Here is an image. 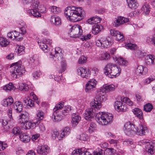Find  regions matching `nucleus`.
<instances>
[{
  "mask_svg": "<svg viewBox=\"0 0 155 155\" xmlns=\"http://www.w3.org/2000/svg\"><path fill=\"white\" fill-rule=\"evenodd\" d=\"M153 109L152 105L149 103L147 104L144 106V110L146 112H150Z\"/></svg>",
  "mask_w": 155,
  "mask_h": 155,
  "instance_id": "49530a36",
  "label": "nucleus"
},
{
  "mask_svg": "<svg viewBox=\"0 0 155 155\" xmlns=\"http://www.w3.org/2000/svg\"><path fill=\"white\" fill-rule=\"evenodd\" d=\"M146 54V53L143 51L138 49L135 52V57L138 58H142Z\"/></svg>",
  "mask_w": 155,
  "mask_h": 155,
  "instance_id": "e433bc0d",
  "label": "nucleus"
},
{
  "mask_svg": "<svg viewBox=\"0 0 155 155\" xmlns=\"http://www.w3.org/2000/svg\"><path fill=\"white\" fill-rule=\"evenodd\" d=\"M62 50L59 47H56L50 52V57L55 61H61L63 57Z\"/></svg>",
  "mask_w": 155,
  "mask_h": 155,
  "instance_id": "9b49d317",
  "label": "nucleus"
},
{
  "mask_svg": "<svg viewBox=\"0 0 155 155\" xmlns=\"http://www.w3.org/2000/svg\"><path fill=\"white\" fill-rule=\"evenodd\" d=\"M145 61L147 65H155V56L151 54L147 55L145 58Z\"/></svg>",
  "mask_w": 155,
  "mask_h": 155,
  "instance_id": "a211bd4d",
  "label": "nucleus"
},
{
  "mask_svg": "<svg viewBox=\"0 0 155 155\" xmlns=\"http://www.w3.org/2000/svg\"><path fill=\"white\" fill-rule=\"evenodd\" d=\"M38 2L37 0H35L31 4V7L29 8L27 11V14L30 16L38 18L41 16V15L36 9L38 7Z\"/></svg>",
  "mask_w": 155,
  "mask_h": 155,
  "instance_id": "0eeeda50",
  "label": "nucleus"
},
{
  "mask_svg": "<svg viewBox=\"0 0 155 155\" xmlns=\"http://www.w3.org/2000/svg\"><path fill=\"white\" fill-rule=\"evenodd\" d=\"M121 71V69L119 67L110 63L107 64L104 69V73L110 78L119 76Z\"/></svg>",
  "mask_w": 155,
  "mask_h": 155,
  "instance_id": "39448f33",
  "label": "nucleus"
},
{
  "mask_svg": "<svg viewBox=\"0 0 155 155\" xmlns=\"http://www.w3.org/2000/svg\"><path fill=\"white\" fill-rule=\"evenodd\" d=\"M70 34L71 37L74 38H79L83 33L81 27L79 25H73L71 28Z\"/></svg>",
  "mask_w": 155,
  "mask_h": 155,
  "instance_id": "6e6552de",
  "label": "nucleus"
},
{
  "mask_svg": "<svg viewBox=\"0 0 155 155\" xmlns=\"http://www.w3.org/2000/svg\"><path fill=\"white\" fill-rule=\"evenodd\" d=\"M12 133L15 136H19L20 137L22 134V132L20 127H17L13 129Z\"/></svg>",
  "mask_w": 155,
  "mask_h": 155,
  "instance_id": "72a5a7b5",
  "label": "nucleus"
},
{
  "mask_svg": "<svg viewBox=\"0 0 155 155\" xmlns=\"http://www.w3.org/2000/svg\"><path fill=\"white\" fill-rule=\"evenodd\" d=\"M154 78H153L152 77H149L148 78L145 80L144 81V83L145 84H149L150 83L151 81L154 80Z\"/></svg>",
  "mask_w": 155,
  "mask_h": 155,
  "instance_id": "338daca9",
  "label": "nucleus"
},
{
  "mask_svg": "<svg viewBox=\"0 0 155 155\" xmlns=\"http://www.w3.org/2000/svg\"><path fill=\"white\" fill-rule=\"evenodd\" d=\"M110 32L111 35L116 37L117 41L122 42L124 40L125 38L123 34L119 31L111 29L110 30Z\"/></svg>",
  "mask_w": 155,
  "mask_h": 155,
  "instance_id": "2eb2a0df",
  "label": "nucleus"
},
{
  "mask_svg": "<svg viewBox=\"0 0 155 155\" xmlns=\"http://www.w3.org/2000/svg\"><path fill=\"white\" fill-rule=\"evenodd\" d=\"M50 21L55 25H58L61 24V19L58 16L54 15L51 16Z\"/></svg>",
  "mask_w": 155,
  "mask_h": 155,
  "instance_id": "aec40b11",
  "label": "nucleus"
},
{
  "mask_svg": "<svg viewBox=\"0 0 155 155\" xmlns=\"http://www.w3.org/2000/svg\"><path fill=\"white\" fill-rule=\"evenodd\" d=\"M21 127L25 129H29L34 126V124L29 120L25 122H21Z\"/></svg>",
  "mask_w": 155,
  "mask_h": 155,
  "instance_id": "412c9836",
  "label": "nucleus"
},
{
  "mask_svg": "<svg viewBox=\"0 0 155 155\" xmlns=\"http://www.w3.org/2000/svg\"><path fill=\"white\" fill-rule=\"evenodd\" d=\"M0 122L2 123V125L3 126H6V125L8 123V120L7 119V117H4L2 119H1Z\"/></svg>",
  "mask_w": 155,
  "mask_h": 155,
  "instance_id": "680f3d73",
  "label": "nucleus"
},
{
  "mask_svg": "<svg viewBox=\"0 0 155 155\" xmlns=\"http://www.w3.org/2000/svg\"><path fill=\"white\" fill-rule=\"evenodd\" d=\"M101 20V18L98 16L93 17L90 18L88 19L87 21L91 25H93L97 24L100 22Z\"/></svg>",
  "mask_w": 155,
  "mask_h": 155,
  "instance_id": "b1692460",
  "label": "nucleus"
},
{
  "mask_svg": "<svg viewBox=\"0 0 155 155\" xmlns=\"http://www.w3.org/2000/svg\"><path fill=\"white\" fill-rule=\"evenodd\" d=\"M11 68L10 75L13 79L20 78L25 73V69L22 66L21 62L18 61L12 64Z\"/></svg>",
  "mask_w": 155,
  "mask_h": 155,
  "instance_id": "7ed1b4c3",
  "label": "nucleus"
},
{
  "mask_svg": "<svg viewBox=\"0 0 155 155\" xmlns=\"http://www.w3.org/2000/svg\"><path fill=\"white\" fill-rule=\"evenodd\" d=\"M150 8L147 4H144L141 8V12L145 15L148 14L150 11Z\"/></svg>",
  "mask_w": 155,
  "mask_h": 155,
  "instance_id": "f704fd0d",
  "label": "nucleus"
},
{
  "mask_svg": "<svg viewBox=\"0 0 155 155\" xmlns=\"http://www.w3.org/2000/svg\"><path fill=\"white\" fill-rule=\"evenodd\" d=\"M107 99L106 96L104 95L99 96H97L93 101L91 102V105L93 107H96L99 109L101 107V102L105 101Z\"/></svg>",
  "mask_w": 155,
  "mask_h": 155,
  "instance_id": "4468645a",
  "label": "nucleus"
},
{
  "mask_svg": "<svg viewBox=\"0 0 155 155\" xmlns=\"http://www.w3.org/2000/svg\"><path fill=\"white\" fill-rule=\"evenodd\" d=\"M91 107L88 108L85 111L83 114V116L84 119L87 120H89L95 115L96 111L99 110L96 107H93L91 105V103L90 104Z\"/></svg>",
  "mask_w": 155,
  "mask_h": 155,
  "instance_id": "1a4fd4ad",
  "label": "nucleus"
},
{
  "mask_svg": "<svg viewBox=\"0 0 155 155\" xmlns=\"http://www.w3.org/2000/svg\"><path fill=\"white\" fill-rule=\"evenodd\" d=\"M88 150V149L84 148H81L79 155H92L89 151H87Z\"/></svg>",
  "mask_w": 155,
  "mask_h": 155,
  "instance_id": "3c124183",
  "label": "nucleus"
},
{
  "mask_svg": "<svg viewBox=\"0 0 155 155\" xmlns=\"http://www.w3.org/2000/svg\"><path fill=\"white\" fill-rule=\"evenodd\" d=\"M61 132L65 137L66 136L70 133V129L68 127H64L61 130Z\"/></svg>",
  "mask_w": 155,
  "mask_h": 155,
  "instance_id": "864d4df0",
  "label": "nucleus"
},
{
  "mask_svg": "<svg viewBox=\"0 0 155 155\" xmlns=\"http://www.w3.org/2000/svg\"><path fill=\"white\" fill-rule=\"evenodd\" d=\"M135 74L138 76L144 75L146 73L144 71V68L143 66L141 65L138 66L135 68Z\"/></svg>",
  "mask_w": 155,
  "mask_h": 155,
  "instance_id": "bb28decb",
  "label": "nucleus"
},
{
  "mask_svg": "<svg viewBox=\"0 0 155 155\" xmlns=\"http://www.w3.org/2000/svg\"><path fill=\"white\" fill-rule=\"evenodd\" d=\"M9 41L5 38L0 37V45L2 47H6L8 45Z\"/></svg>",
  "mask_w": 155,
  "mask_h": 155,
  "instance_id": "58836bf2",
  "label": "nucleus"
},
{
  "mask_svg": "<svg viewBox=\"0 0 155 155\" xmlns=\"http://www.w3.org/2000/svg\"><path fill=\"white\" fill-rule=\"evenodd\" d=\"M109 54L106 52H103L99 57V60H108L110 58Z\"/></svg>",
  "mask_w": 155,
  "mask_h": 155,
  "instance_id": "79ce46f5",
  "label": "nucleus"
},
{
  "mask_svg": "<svg viewBox=\"0 0 155 155\" xmlns=\"http://www.w3.org/2000/svg\"><path fill=\"white\" fill-rule=\"evenodd\" d=\"M103 26L99 25H95L93 27L92 32L95 35H97L100 32Z\"/></svg>",
  "mask_w": 155,
  "mask_h": 155,
  "instance_id": "cd10ccee",
  "label": "nucleus"
},
{
  "mask_svg": "<svg viewBox=\"0 0 155 155\" xmlns=\"http://www.w3.org/2000/svg\"><path fill=\"white\" fill-rule=\"evenodd\" d=\"M72 123L74 126L77 125L81 120V117L78 114L74 113L72 115Z\"/></svg>",
  "mask_w": 155,
  "mask_h": 155,
  "instance_id": "a878e982",
  "label": "nucleus"
},
{
  "mask_svg": "<svg viewBox=\"0 0 155 155\" xmlns=\"http://www.w3.org/2000/svg\"><path fill=\"white\" fill-rule=\"evenodd\" d=\"M13 35H14L13 38L14 40L15 39L17 41H21L22 39V34L15 31Z\"/></svg>",
  "mask_w": 155,
  "mask_h": 155,
  "instance_id": "37998d69",
  "label": "nucleus"
},
{
  "mask_svg": "<svg viewBox=\"0 0 155 155\" xmlns=\"http://www.w3.org/2000/svg\"><path fill=\"white\" fill-rule=\"evenodd\" d=\"M44 117V113L43 112L40 110L38 111L36 117V119L38 120V121L36 122L37 124H38L40 123V121L43 120Z\"/></svg>",
  "mask_w": 155,
  "mask_h": 155,
  "instance_id": "4c0bfd02",
  "label": "nucleus"
},
{
  "mask_svg": "<svg viewBox=\"0 0 155 155\" xmlns=\"http://www.w3.org/2000/svg\"><path fill=\"white\" fill-rule=\"evenodd\" d=\"M123 144L124 145H129L134 144L133 141L131 139H128L123 142Z\"/></svg>",
  "mask_w": 155,
  "mask_h": 155,
  "instance_id": "052dcab7",
  "label": "nucleus"
},
{
  "mask_svg": "<svg viewBox=\"0 0 155 155\" xmlns=\"http://www.w3.org/2000/svg\"><path fill=\"white\" fill-rule=\"evenodd\" d=\"M127 48L131 50H134L137 48V46L135 44L129 43L125 44Z\"/></svg>",
  "mask_w": 155,
  "mask_h": 155,
  "instance_id": "8fccbe9b",
  "label": "nucleus"
},
{
  "mask_svg": "<svg viewBox=\"0 0 155 155\" xmlns=\"http://www.w3.org/2000/svg\"><path fill=\"white\" fill-rule=\"evenodd\" d=\"M71 110L70 106L64 107L62 103H60L56 105L53 109L54 113L52 118L55 122L61 120L63 117V115L67 114Z\"/></svg>",
  "mask_w": 155,
  "mask_h": 155,
  "instance_id": "f03ea898",
  "label": "nucleus"
},
{
  "mask_svg": "<svg viewBox=\"0 0 155 155\" xmlns=\"http://www.w3.org/2000/svg\"><path fill=\"white\" fill-rule=\"evenodd\" d=\"M127 2L129 7L132 9H137L139 5L137 0H127Z\"/></svg>",
  "mask_w": 155,
  "mask_h": 155,
  "instance_id": "5701e85b",
  "label": "nucleus"
},
{
  "mask_svg": "<svg viewBox=\"0 0 155 155\" xmlns=\"http://www.w3.org/2000/svg\"><path fill=\"white\" fill-rule=\"evenodd\" d=\"M124 132L126 135L132 136L134 135L136 133V128L135 125L130 122H127L124 125Z\"/></svg>",
  "mask_w": 155,
  "mask_h": 155,
  "instance_id": "9d476101",
  "label": "nucleus"
},
{
  "mask_svg": "<svg viewBox=\"0 0 155 155\" xmlns=\"http://www.w3.org/2000/svg\"><path fill=\"white\" fill-rule=\"evenodd\" d=\"M113 39L110 37H103L96 41V45L102 48H110L113 43Z\"/></svg>",
  "mask_w": 155,
  "mask_h": 155,
  "instance_id": "423d86ee",
  "label": "nucleus"
},
{
  "mask_svg": "<svg viewBox=\"0 0 155 155\" xmlns=\"http://www.w3.org/2000/svg\"><path fill=\"white\" fill-rule=\"evenodd\" d=\"M64 13L68 20L73 22H76L83 18L84 12L81 7H69L65 9Z\"/></svg>",
  "mask_w": 155,
  "mask_h": 155,
  "instance_id": "f257e3e1",
  "label": "nucleus"
},
{
  "mask_svg": "<svg viewBox=\"0 0 155 155\" xmlns=\"http://www.w3.org/2000/svg\"><path fill=\"white\" fill-rule=\"evenodd\" d=\"M115 150L112 148H107L104 150V153L107 155H110L115 153Z\"/></svg>",
  "mask_w": 155,
  "mask_h": 155,
  "instance_id": "603ef678",
  "label": "nucleus"
},
{
  "mask_svg": "<svg viewBox=\"0 0 155 155\" xmlns=\"http://www.w3.org/2000/svg\"><path fill=\"white\" fill-rule=\"evenodd\" d=\"M122 22L119 18V17H118L114 21L113 23V25L115 27H118L121 25Z\"/></svg>",
  "mask_w": 155,
  "mask_h": 155,
  "instance_id": "6e6d98bb",
  "label": "nucleus"
},
{
  "mask_svg": "<svg viewBox=\"0 0 155 155\" xmlns=\"http://www.w3.org/2000/svg\"><path fill=\"white\" fill-rule=\"evenodd\" d=\"M41 74V73L40 71H36L32 74V75L34 78L37 79L40 77Z\"/></svg>",
  "mask_w": 155,
  "mask_h": 155,
  "instance_id": "774afa93",
  "label": "nucleus"
},
{
  "mask_svg": "<svg viewBox=\"0 0 155 155\" xmlns=\"http://www.w3.org/2000/svg\"><path fill=\"white\" fill-rule=\"evenodd\" d=\"M66 64L65 62H63L61 65V68L59 71L60 73H62L64 72L66 69Z\"/></svg>",
  "mask_w": 155,
  "mask_h": 155,
  "instance_id": "0e129e2a",
  "label": "nucleus"
},
{
  "mask_svg": "<svg viewBox=\"0 0 155 155\" xmlns=\"http://www.w3.org/2000/svg\"><path fill=\"white\" fill-rule=\"evenodd\" d=\"M117 63L121 66H127L128 64L127 61L123 58H118L117 59Z\"/></svg>",
  "mask_w": 155,
  "mask_h": 155,
  "instance_id": "a19ab883",
  "label": "nucleus"
},
{
  "mask_svg": "<svg viewBox=\"0 0 155 155\" xmlns=\"http://www.w3.org/2000/svg\"><path fill=\"white\" fill-rule=\"evenodd\" d=\"M104 89L105 92L113 91L115 88V86L112 84L104 86Z\"/></svg>",
  "mask_w": 155,
  "mask_h": 155,
  "instance_id": "ea45409f",
  "label": "nucleus"
},
{
  "mask_svg": "<svg viewBox=\"0 0 155 155\" xmlns=\"http://www.w3.org/2000/svg\"><path fill=\"white\" fill-rule=\"evenodd\" d=\"M97 129L96 125L94 123H91L90 124L88 131L90 133H92L96 130Z\"/></svg>",
  "mask_w": 155,
  "mask_h": 155,
  "instance_id": "de8ad7c7",
  "label": "nucleus"
},
{
  "mask_svg": "<svg viewBox=\"0 0 155 155\" xmlns=\"http://www.w3.org/2000/svg\"><path fill=\"white\" fill-rule=\"evenodd\" d=\"M146 150L149 154H153L155 152V146H147Z\"/></svg>",
  "mask_w": 155,
  "mask_h": 155,
  "instance_id": "a18cd8bd",
  "label": "nucleus"
},
{
  "mask_svg": "<svg viewBox=\"0 0 155 155\" xmlns=\"http://www.w3.org/2000/svg\"><path fill=\"white\" fill-rule=\"evenodd\" d=\"M30 96L33 99L36 101V102L38 105L39 104L40 102V100L38 99V98L36 96V95L34 93V92H32L30 93Z\"/></svg>",
  "mask_w": 155,
  "mask_h": 155,
  "instance_id": "13d9d810",
  "label": "nucleus"
},
{
  "mask_svg": "<svg viewBox=\"0 0 155 155\" xmlns=\"http://www.w3.org/2000/svg\"><path fill=\"white\" fill-rule=\"evenodd\" d=\"M16 87L14 86L13 84L10 82L8 84H6L5 86L3 88V90L6 91H9L12 90H14Z\"/></svg>",
  "mask_w": 155,
  "mask_h": 155,
  "instance_id": "473e14b6",
  "label": "nucleus"
},
{
  "mask_svg": "<svg viewBox=\"0 0 155 155\" xmlns=\"http://www.w3.org/2000/svg\"><path fill=\"white\" fill-rule=\"evenodd\" d=\"M78 138L81 142H83L87 140V139L88 138V136L86 134H82L78 136Z\"/></svg>",
  "mask_w": 155,
  "mask_h": 155,
  "instance_id": "09e8293b",
  "label": "nucleus"
},
{
  "mask_svg": "<svg viewBox=\"0 0 155 155\" xmlns=\"http://www.w3.org/2000/svg\"><path fill=\"white\" fill-rule=\"evenodd\" d=\"M18 54L19 55H21L24 53V50L25 47L23 46L20 45L18 46V48H17Z\"/></svg>",
  "mask_w": 155,
  "mask_h": 155,
  "instance_id": "5fc2aeb1",
  "label": "nucleus"
},
{
  "mask_svg": "<svg viewBox=\"0 0 155 155\" xmlns=\"http://www.w3.org/2000/svg\"><path fill=\"white\" fill-rule=\"evenodd\" d=\"M19 119L21 120V122H25L28 120V114L26 112H24L19 115Z\"/></svg>",
  "mask_w": 155,
  "mask_h": 155,
  "instance_id": "c9c22d12",
  "label": "nucleus"
},
{
  "mask_svg": "<svg viewBox=\"0 0 155 155\" xmlns=\"http://www.w3.org/2000/svg\"><path fill=\"white\" fill-rule=\"evenodd\" d=\"M113 116L112 114L105 112L97 114L96 120L97 122L102 125H106L111 124L113 121Z\"/></svg>",
  "mask_w": 155,
  "mask_h": 155,
  "instance_id": "20e7f679",
  "label": "nucleus"
},
{
  "mask_svg": "<svg viewBox=\"0 0 155 155\" xmlns=\"http://www.w3.org/2000/svg\"><path fill=\"white\" fill-rule=\"evenodd\" d=\"M155 143L148 140H141L138 142L139 145H154Z\"/></svg>",
  "mask_w": 155,
  "mask_h": 155,
  "instance_id": "7c9ffc66",
  "label": "nucleus"
},
{
  "mask_svg": "<svg viewBox=\"0 0 155 155\" xmlns=\"http://www.w3.org/2000/svg\"><path fill=\"white\" fill-rule=\"evenodd\" d=\"M49 10L51 13L54 14H58L61 11L60 8L54 6H50L49 7Z\"/></svg>",
  "mask_w": 155,
  "mask_h": 155,
  "instance_id": "2f4dec72",
  "label": "nucleus"
},
{
  "mask_svg": "<svg viewBox=\"0 0 155 155\" xmlns=\"http://www.w3.org/2000/svg\"><path fill=\"white\" fill-rule=\"evenodd\" d=\"M87 58L84 56H81L78 60V63L82 64L85 63L87 61Z\"/></svg>",
  "mask_w": 155,
  "mask_h": 155,
  "instance_id": "bf43d9fd",
  "label": "nucleus"
},
{
  "mask_svg": "<svg viewBox=\"0 0 155 155\" xmlns=\"http://www.w3.org/2000/svg\"><path fill=\"white\" fill-rule=\"evenodd\" d=\"M126 110V105L125 104H123V103L122 105H121L120 107V108L117 111L120 112H123L125 111Z\"/></svg>",
  "mask_w": 155,
  "mask_h": 155,
  "instance_id": "e2e57ef3",
  "label": "nucleus"
},
{
  "mask_svg": "<svg viewBox=\"0 0 155 155\" xmlns=\"http://www.w3.org/2000/svg\"><path fill=\"white\" fill-rule=\"evenodd\" d=\"M37 151V153L40 154H46L49 151L48 146H38Z\"/></svg>",
  "mask_w": 155,
  "mask_h": 155,
  "instance_id": "6ab92c4d",
  "label": "nucleus"
},
{
  "mask_svg": "<svg viewBox=\"0 0 155 155\" xmlns=\"http://www.w3.org/2000/svg\"><path fill=\"white\" fill-rule=\"evenodd\" d=\"M147 128L145 124H140L136 128V134L140 136H142L146 135L147 133Z\"/></svg>",
  "mask_w": 155,
  "mask_h": 155,
  "instance_id": "dca6fc26",
  "label": "nucleus"
},
{
  "mask_svg": "<svg viewBox=\"0 0 155 155\" xmlns=\"http://www.w3.org/2000/svg\"><path fill=\"white\" fill-rule=\"evenodd\" d=\"M123 103L120 101H117L114 103V106L116 109L118 111L120 108V106Z\"/></svg>",
  "mask_w": 155,
  "mask_h": 155,
  "instance_id": "4d7b16f0",
  "label": "nucleus"
},
{
  "mask_svg": "<svg viewBox=\"0 0 155 155\" xmlns=\"http://www.w3.org/2000/svg\"><path fill=\"white\" fill-rule=\"evenodd\" d=\"M132 111L136 116L139 119H141L143 118V113L141 110L138 108H135L133 109Z\"/></svg>",
  "mask_w": 155,
  "mask_h": 155,
  "instance_id": "c85d7f7f",
  "label": "nucleus"
},
{
  "mask_svg": "<svg viewBox=\"0 0 155 155\" xmlns=\"http://www.w3.org/2000/svg\"><path fill=\"white\" fill-rule=\"evenodd\" d=\"M14 108L17 112H21L23 108V106L21 103L19 101L15 102L14 104Z\"/></svg>",
  "mask_w": 155,
  "mask_h": 155,
  "instance_id": "393cba45",
  "label": "nucleus"
},
{
  "mask_svg": "<svg viewBox=\"0 0 155 155\" xmlns=\"http://www.w3.org/2000/svg\"><path fill=\"white\" fill-rule=\"evenodd\" d=\"M21 140L24 142H28L30 140V137L28 135L25 134H22L19 137Z\"/></svg>",
  "mask_w": 155,
  "mask_h": 155,
  "instance_id": "c03bdc74",
  "label": "nucleus"
},
{
  "mask_svg": "<svg viewBox=\"0 0 155 155\" xmlns=\"http://www.w3.org/2000/svg\"><path fill=\"white\" fill-rule=\"evenodd\" d=\"M77 74L78 75L82 78H88L90 76L91 71L87 68L83 67H80L78 68L77 70Z\"/></svg>",
  "mask_w": 155,
  "mask_h": 155,
  "instance_id": "ddd939ff",
  "label": "nucleus"
},
{
  "mask_svg": "<svg viewBox=\"0 0 155 155\" xmlns=\"http://www.w3.org/2000/svg\"><path fill=\"white\" fill-rule=\"evenodd\" d=\"M119 18L121 22H122V24L127 22L129 21L128 18H125L122 16H120Z\"/></svg>",
  "mask_w": 155,
  "mask_h": 155,
  "instance_id": "69168bd1",
  "label": "nucleus"
},
{
  "mask_svg": "<svg viewBox=\"0 0 155 155\" xmlns=\"http://www.w3.org/2000/svg\"><path fill=\"white\" fill-rule=\"evenodd\" d=\"M97 82V81L94 79H92L88 81L86 84V92L89 93L93 91L96 87Z\"/></svg>",
  "mask_w": 155,
  "mask_h": 155,
  "instance_id": "f3484780",
  "label": "nucleus"
},
{
  "mask_svg": "<svg viewBox=\"0 0 155 155\" xmlns=\"http://www.w3.org/2000/svg\"><path fill=\"white\" fill-rule=\"evenodd\" d=\"M16 85L17 87H18L20 90L23 91H28L29 89L28 85L21 81L18 82V84H16Z\"/></svg>",
  "mask_w": 155,
  "mask_h": 155,
  "instance_id": "4be33fe9",
  "label": "nucleus"
},
{
  "mask_svg": "<svg viewBox=\"0 0 155 155\" xmlns=\"http://www.w3.org/2000/svg\"><path fill=\"white\" fill-rule=\"evenodd\" d=\"M38 43L40 48L45 52H47L48 50V46L47 45L52 47V41L49 38H44L42 42L38 41Z\"/></svg>",
  "mask_w": 155,
  "mask_h": 155,
  "instance_id": "f8f14e48",
  "label": "nucleus"
},
{
  "mask_svg": "<svg viewBox=\"0 0 155 155\" xmlns=\"http://www.w3.org/2000/svg\"><path fill=\"white\" fill-rule=\"evenodd\" d=\"M13 102L12 98L11 97H9L8 98L4 99L3 105L5 107H8L12 105Z\"/></svg>",
  "mask_w": 155,
  "mask_h": 155,
  "instance_id": "c756f323",
  "label": "nucleus"
}]
</instances>
